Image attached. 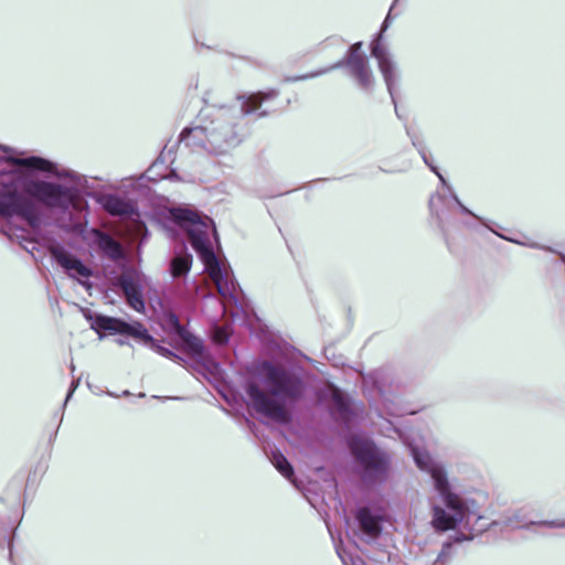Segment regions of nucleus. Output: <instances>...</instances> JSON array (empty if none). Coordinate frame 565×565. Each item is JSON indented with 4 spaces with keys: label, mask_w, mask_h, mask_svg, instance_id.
Returning <instances> with one entry per match:
<instances>
[{
    "label": "nucleus",
    "mask_w": 565,
    "mask_h": 565,
    "mask_svg": "<svg viewBox=\"0 0 565 565\" xmlns=\"http://www.w3.org/2000/svg\"><path fill=\"white\" fill-rule=\"evenodd\" d=\"M116 342L118 345H128L129 344L128 340H126V339H118Z\"/></svg>",
    "instance_id": "obj_32"
},
{
    "label": "nucleus",
    "mask_w": 565,
    "mask_h": 565,
    "mask_svg": "<svg viewBox=\"0 0 565 565\" xmlns=\"http://www.w3.org/2000/svg\"><path fill=\"white\" fill-rule=\"evenodd\" d=\"M50 253L52 258L66 271L68 277L78 279L93 276V270L79 258L68 253L63 246H51Z\"/></svg>",
    "instance_id": "obj_13"
},
{
    "label": "nucleus",
    "mask_w": 565,
    "mask_h": 565,
    "mask_svg": "<svg viewBox=\"0 0 565 565\" xmlns=\"http://www.w3.org/2000/svg\"><path fill=\"white\" fill-rule=\"evenodd\" d=\"M451 194V198L452 200L456 202V204L459 206L460 211L463 213V214H467V215H470L472 216L473 218L478 220L479 222H481L487 228H489L491 232H493L494 234H497L498 236H500L501 238L505 239L508 238L507 236H503L499 233H497L489 224L486 220L481 218L480 216H478L477 214H475L472 211H470L467 206H465L462 204V202L459 200V198L457 196V194L451 190H448Z\"/></svg>",
    "instance_id": "obj_22"
},
{
    "label": "nucleus",
    "mask_w": 565,
    "mask_h": 565,
    "mask_svg": "<svg viewBox=\"0 0 565 565\" xmlns=\"http://www.w3.org/2000/svg\"><path fill=\"white\" fill-rule=\"evenodd\" d=\"M71 370H72V372L75 370V366L73 363L71 364Z\"/></svg>",
    "instance_id": "obj_37"
},
{
    "label": "nucleus",
    "mask_w": 565,
    "mask_h": 565,
    "mask_svg": "<svg viewBox=\"0 0 565 565\" xmlns=\"http://www.w3.org/2000/svg\"><path fill=\"white\" fill-rule=\"evenodd\" d=\"M275 90L263 95L238 96V105L226 107H207L202 117L210 118L203 126L185 128L180 134V142L193 151L223 154L241 142L238 126L244 116L256 111L264 99L275 97Z\"/></svg>",
    "instance_id": "obj_2"
},
{
    "label": "nucleus",
    "mask_w": 565,
    "mask_h": 565,
    "mask_svg": "<svg viewBox=\"0 0 565 565\" xmlns=\"http://www.w3.org/2000/svg\"><path fill=\"white\" fill-rule=\"evenodd\" d=\"M423 152H418L423 159V161L425 162V164L439 178L441 184L447 188V190H451V186L447 183L446 179L444 178V175L439 172L438 168L436 166H434L433 161L430 160V158L428 157L427 152H426V148L422 150Z\"/></svg>",
    "instance_id": "obj_26"
},
{
    "label": "nucleus",
    "mask_w": 565,
    "mask_h": 565,
    "mask_svg": "<svg viewBox=\"0 0 565 565\" xmlns=\"http://www.w3.org/2000/svg\"><path fill=\"white\" fill-rule=\"evenodd\" d=\"M92 235L97 247L110 259L119 260L124 258L121 244L109 233L99 228H93Z\"/></svg>",
    "instance_id": "obj_15"
},
{
    "label": "nucleus",
    "mask_w": 565,
    "mask_h": 565,
    "mask_svg": "<svg viewBox=\"0 0 565 565\" xmlns=\"http://www.w3.org/2000/svg\"><path fill=\"white\" fill-rule=\"evenodd\" d=\"M444 507H433L431 525L436 531H448L455 529L458 524H462L465 529L470 531L469 535L457 534L454 536V542L460 543L462 541L472 540L475 535L484 532L488 524L484 518L479 515L477 511L472 510L469 501L461 497L455 498L452 505L443 502Z\"/></svg>",
    "instance_id": "obj_5"
},
{
    "label": "nucleus",
    "mask_w": 565,
    "mask_h": 565,
    "mask_svg": "<svg viewBox=\"0 0 565 565\" xmlns=\"http://www.w3.org/2000/svg\"><path fill=\"white\" fill-rule=\"evenodd\" d=\"M355 519L360 531L369 539L373 540L381 534L383 519L370 508H360L356 511Z\"/></svg>",
    "instance_id": "obj_14"
},
{
    "label": "nucleus",
    "mask_w": 565,
    "mask_h": 565,
    "mask_svg": "<svg viewBox=\"0 0 565 565\" xmlns=\"http://www.w3.org/2000/svg\"><path fill=\"white\" fill-rule=\"evenodd\" d=\"M423 152H418L423 159V161L425 162V164L439 178L441 184L447 188V190H451V186L447 183L446 179L444 178V175L439 172L438 168L436 166H434L433 161L430 160V158L428 157L427 152H426V148L422 150Z\"/></svg>",
    "instance_id": "obj_25"
},
{
    "label": "nucleus",
    "mask_w": 565,
    "mask_h": 565,
    "mask_svg": "<svg viewBox=\"0 0 565 565\" xmlns=\"http://www.w3.org/2000/svg\"><path fill=\"white\" fill-rule=\"evenodd\" d=\"M406 135L409 137L412 145L417 149V151L423 152L422 150L426 147L419 136L409 128H406Z\"/></svg>",
    "instance_id": "obj_29"
},
{
    "label": "nucleus",
    "mask_w": 565,
    "mask_h": 565,
    "mask_svg": "<svg viewBox=\"0 0 565 565\" xmlns=\"http://www.w3.org/2000/svg\"><path fill=\"white\" fill-rule=\"evenodd\" d=\"M95 327L97 330L107 331L110 334L129 335L139 340L142 344L149 347L164 358L181 360V358L170 349L160 345L149 333L148 329L139 321L127 322L120 318L99 316L95 320Z\"/></svg>",
    "instance_id": "obj_7"
},
{
    "label": "nucleus",
    "mask_w": 565,
    "mask_h": 565,
    "mask_svg": "<svg viewBox=\"0 0 565 565\" xmlns=\"http://www.w3.org/2000/svg\"><path fill=\"white\" fill-rule=\"evenodd\" d=\"M270 462L285 478L291 481L294 468L280 451L276 450L271 452Z\"/></svg>",
    "instance_id": "obj_20"
},
{
    "label": "nucleus",
    "mask_w": 565,
    "mask_h": 565,
    "mask_svg": "<svg viewBox=\"0 0 565 565\" xmlns=\"http://www.w3.org/2000/svg\"><path fill=\"white\" fill-rule=\"evenodd\" d=\"M445 201H446V198L444 195L436 193V194L431 195V198L429 200V209H430L431 214L437 220V225H438L440 232L443 233V235L446 236V234H447L446 225L444 223L441 213L438 209V204L439 203L445 204Z\"/></svg>",
    "instance_id": "obj_21"
},
{
    "label": "nucleus",
    "mask_w": 565,
    "mask_h": 565,
    "mask_svg": "<svg viewBox=\"0 0 565 565\" xmlns=\"http://www.w3.org/2000/svg\"><path fill=\"white\" fill-rule=\"evenodd\" d=\"M451 547H452L451 541H447L446 543H444L441 551L438 554L434 565H446V563L451 557Z\"/></svg>",
    "instance_id": "obj_27"
},
{
    "label": "nucleus",
    "mask_w": 565,
    "mask_h": 565,
    "mask_svg": "<svg viewBox=\"0 0 565 565\" xmlns=\"http://www.w3.org/2000/svg\"><path fill=\"white\" fill-rule=\"evenodd\" d=\"M192 266V255L184 248L175 253L170 263V273L173 278L185 276Z\"/></svg>",
    "instance_id": "obj_18"
},
{
    "label": "nucleus",
    "mask_w": 565,
    "mask_h": 565,
    "mask_svg": "<svg viewBox=\"0 0 565 565\" xmlns=\"http://www.w3.org/2000/svg\"><path fill=\"white\" fill-rule=\"evenodd\" d=\"M87 279L88 278H78L76 280L78 281V284L84 286L86 289H89L92 287V282H89Z\"/></svg>",
    "instance_id": "obj_31"
},
{
    "label": "nucleus",
    "mask_w": 565,
    "mask_h": 565,
    "mask_svg": "<svg viewBox=\"0 0 565 565\" xmlns=\"http://www.w3.org/2000/svg\"><path fill=\"white\" fill-rule=\"evenodd\" d=\"M94 200L111 216L136 222L140 215L136 203L116 194L96 193Z\"/></svg>",
    "instance_id": "obj_11"
},
{
    "label": "nucleus",
    "mask_w": 565,
    "mask_h": 565,
    "mask_svg": "<svg viewBox=\"0 0 565 565\" xmlns=\"http://www.w3.org/2000/svg\"><path fill=\"white\" fill-rule=\"evenodd\" d=\"M412 456L416 466L429 475L434 488L443 502L452 505L455 498L460 497L452 491L445 466L434 460L430 455L417 447H411Z\"/></svg>",
    "instance_id": "obj_10"
},
{
    "label": "nucleus",
    "mask_w": 565,
    "mask_h": 565,
    "mask_svg": "<svg viewBox=\"0 0 565 565\" xmlns=\"http://www.w3.org/2000/svg\"><path fill=\"white\" fill-rule=\"evenodd\" d=\"M265 115H267V111H262L258 116H259V117H263V116H265Z\"/></svg>",
    "instance_id": "obj_36"
},
{
    "label": "nucleus",
    "mask_w": 565,
    "mask_h": 565,
    "mask_svg": "<svg viewBox=\"0 0 565 565\" xmlns=\"http://www.w3.org/2000/svg\"><path fill=\"white\" fill-rule=\"evenodd\" d=\"M7 160L26 172H46L71 181V184H64L18 178L1 184L0 215L4 217L19 216L31 227H39L41 224L40 205L54 211L67 212L77 206L79 190L87 186L85 175L68 169L60 171L54 162L41 157H10Z\"/></svg>",
    "instance_id": "obj_1"
},
{
    "label": "nucleus",
    "mask_w": 565,
    "mask_h": 565,
    "mask_svg": "<svg viewBox=\"0 0 565 565\" xmlns=\"http://www.w3.org/2000/svg\"><path fill=\"white\" fill-rule=\"evenodd\" d=\"M260 372L266 391L255 382L246 385V394L253 408L278 423H288L290 414L286 404L301 399L306 392L302 371L265 361Z\"/></svg>",
    "instance_id": "obj_3"
},
{
    "label": "nucleus",
    "mask_w": 565,
    "mask_h": 565,
    "mask_svg": "<svg viewBox=\"0 0 565 565\" xmlns=\"http://www.w3.org/2000/svg\"><path fill=\"white\" fill-rule=\"evenodd\" d=\"M363 43L356 42L352 44L347 53L344 60L337 62L328 68L320 70L318 72L306 74L301 76H297L290 78V81H301L307 78H312L319 75H322L331 70L340 68L347 66L351 76L356 81L358 85L363 89H372L374 85V76L372 70L370 67V63L367 56L361 52Z\"/></svg>",
    "instance_id": "obj_8"
},
{
    "label": "nucleus",
    "mask_w": 565,
    "mask_h": 565,
    "mask_svg": "<svg viewBox=\"0 0 565 565\" xmlns=\"http://www.w3.org/2000/svg\"><path fill=\"white\" fill-rule=\"evenodd\" d=\"M488 527L491 525H502L512 529H527L531 525H541L548 529H565L564 520H544L540 522L530 521L529 514L525 509H514L507 511L499 520L487 523Z\"/></svg>",
    "instance_id": "obj_12"
},
{
    "label": "nucleus",
    "mask_w": 565,
    "mask_h": 565,
    "mask_svg": "<svg viewBox=\"0 0 565 565\" xmlns=\"http://www.w3.org/2000/svg\"><path fill=\"white\" fill-rule=\"evenodd\" d=\"M126 301L130 308L136 310L137 312L143 313L146 309L145 300L142 297V291L126 296Z\"/></svg>",
    "instance_id": "obj_23"
},
{
    "label": "nucleus",
    "mask_w": 565,
    "mask_h": 565,
    "mask_svg": "<svg viewBox=\"0 0 565 565\" xmlns=\"http://www.w3.org/2000/svg\"><path fill=\"white\" fill-rule=\"evenodd\" d=\"M337 553H338L339 557L342 559L343 564L348 565L344 556L342 555V552L339 548L337 550Z\"/></svg>",
    "instance_id": "obj_33"
},
{
    "label": "nucleus",
    "mask_w": 565,
    "mask_h": 565,
    "mask_svg": "<svg viewBox=\"0 0 565 565\" xmlns=\"http://www.w3.org/2000/svg\"><path fill=\"white\" fill-rule=\"evenodd\" d=\"M164 324L167 328L183 338L191 352L195 355H201L203 353V344L201 341L194 337H190L186 334L184 327L181 324L179 317L173 311H167L163 315Z\"/></svg>",
    "instance_id": "obj_16"
},
{
    "label": "nucleus",
    "mask_w": 565,
    "mask_h": 565,
    "mask_svg": "<svg viewBox=\"0 0 565 565\" xmlns=\"http://www.w3.org/2000/svg\"><path fill=\"white\" fill-rule=\"evenodd\" d=\"M122 395L128 396V395H130V392L129 391H124Z\"/></svg>",
    "instance_id": "obj_35"
},
{
    "label": "nucleus",
    "mask_w": 565,
    "mask_h": 565,
    "mask_svg": "<svg viewBox=\"0 0 565 565\" xmlns=\"http://www.w3.org/2000/svg\"><path fill=\"white\" fill-rule=\"evenodd\" d=\"M423 152H418L423 159V161L425 162V164L439 178L441 184L447 188V190H451V186L447 183L446 179L444 178V175L439 172L438 168L436 166H434L433 161L430 160V158L428 157L427 152H426V148L422 150Z\"/></svg>",
    "instance_id": "obj_24"
},
{
    "label": "nucleus",
    "mask_w": 565,
    "mask_h": 565,
    "mask_svg": "<svg viewBox=\"0 0 565 565\" xmlns=\"http://www.w3.org/2000/svg\"><path fill=\"white\" fill-rule=\"evenodd\" d=\"M230 333L226 328L215 327L213 330V340L218 344L227 343Z\"/></svg>",
    "instance_id": "obj_28"
},
{
    "label": "nucleus",
    "mask_w": 565,
    "mask_h": 565,
    "mask_svg": "<svg viewBox=\"0 0 565 565\" xmlns=\"http://www.w3.org/2000/svg\"><path fill=\"white\" fill-rule=\"evenodd\" d=\"M115 285L122 290L125 297L142 291L139 275L132 270L121 273L116 278Z\"/></svg>",
    "instance_id": "obj_17"
},
{
    "label": "nucleus",
    "mask_w": 565,
    "mask_h": 565,
    "mask_svg": "<svg viewBox=\"0 0 565 565\" xmlns=\"http://www.w3.org/2000/svg\"><path fill=\"white\" fill-rule=\"evenodd\" d=\"M78 383L79 381H73L72 384H71V387L68 390V393L66 395V398H65V402H64V405L70 401V398L72 397L73 393L75 392L76 387L78 386Z\"/></svg>",
    "instance_id": "obj_30"
},
{
    "label": "nucleus",
    "mask_w": 565,
    "mask_h": 565,
    "mask_svg": "<svg viewBox=\"0 0 565 565\" xmlns=\"http://www.w3.org/2000/svg\"><path fill=\"white\" fill-rule=\"evenodd\" d=\"M0 149H1L3 152H10V151H11V148H10V147H7V146H0Z\"/></svg>",
    "instance_id": "obj_34"
},
{
    "label": "nucleus",
    "mask_w": 565,
    "mask_h": 565,
    "mask_svg": "<svg viewBox=\"0 0 565 565\" xmlns=\"http://www.w3.org/2000/svg\"><path fill=\"white\" fill-rule=\"evenodd\" d=\"M349 447L361 469V479L366 484L383 483L391 469V456L372 440L353 436Z\"/></svg>",
    "instance_id": "obj_6"
},
{
    "label": "nucleus",
    "mask_w": 565,
    "mask_h": 565,
    "mask_svg": "<svg viewBox=\"0 0 565 565\" xmlns=\"http://www.w3.org/2000/svg\"><path fill=\"white\" fill-rule=\"evenodd\" d=\"M332 409L337 418L343 423H349L351 419V408L347 399L340 392H335L332 395Z\"/></svg>",
    "instance_id": "obj_19"
},
{
    "label": "nucleus",
    "mask_w": 565,
    "mask_h": 565,
    "mask_svg": "<svg viewBox=\"0 0 565 565\" xmlns=\"http://www.w3.org/2000/svg\"><path fill=\"white\" fill-rule=\"evenodd\" d=\"M170 214L174 223L186 232L193 249L209 268L210 275L215 281L217 291L223 299L224 310L231 305L238 307L239 286L228 275L227 270L222 268L210 241L211 232H213L215 238L217 237L213 220L198 211L184 207H174L170 211Z\"/></svg>",
    "instance_id": "obj_4"
},
{
    "label": "nucleus",
    "mask_w": 565,
    "mask_h": 565,
    "mask_svg": "<svg viewBox=\"0 0 565 565\" xmlns=\"http://www.w3.org/2000/svg\"><path fill=\"white\" fill-rule=\"evenodd\" d=\"M392 11L393 6L391 7L384 22L382 23L380 32L375 35L371 43V54L377 61L379 70L384 78L387 92L392 98V103L394 104L396 116L401 117L397 110V104L394 96V87L399 78L397 65L393 60L390 51L386 49V46L382 44L383 34L390 26Z\"/></svg>",
    "instance_id": "obj_9"
}]
</instances>
